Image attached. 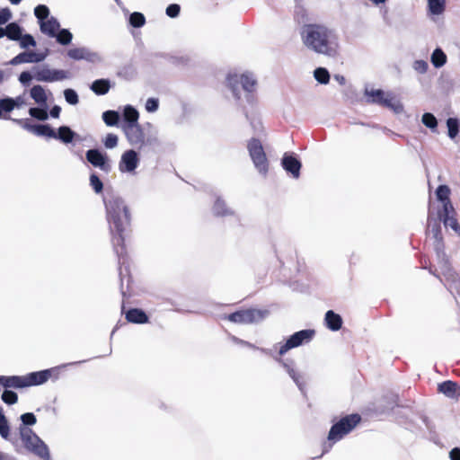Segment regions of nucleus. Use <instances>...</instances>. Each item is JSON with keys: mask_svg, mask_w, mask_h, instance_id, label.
Returning a JSON list of instances; mask_svg holds the SVG:
<instances>
[{"mask_svg": "<svg viewBox=\"0 0 460 460\" xmlns=\"http://www.w3.org/2000/svg\"><path fill=\"white\" fill-rule=\"evenodd\" d=\"M437 199L442 203V208L447 212V209H453V204L450 200L451 190L446 184L438 185L436 191Z\"/></svg>", "mask_w": 460, "mask_h": 460, "instance_id": "24", "label": "nucleus"}, {"mask_svg": "<svg viewBox=\"0 0 460 460\" xmlns=\"http://www.w3.org/2000/svg\"><path fill=\"white\" fill-rule=\"evenodd\" d=\"M314 79L321 84H327L330 81V73L325 67H317L314 71Z\"/></svg>", "mask_w": 460, "mask_h": 460, "instance_id": "43", "label": "nucleus"}, {"mask_svg": "<svg viewBox=\"0 0 460 460\" xmlns=\"http://www.w3.org/2000/svg\"><path fill=\"white\" fill-rule=\"evenodd\" d=\"M447 135L454 139L459 133L460 122L457 118H448L447 119Z\"/></svg>", "mask_w": 460, "mask_h": 460, "instance_id": "40", "label": "nucleus"}, {"mask_svg": "<svg viewBox=\"0 0 460 460\" xmlns=\"http://www.w3.org/2000/svg\"><path fill=\"white\" fill-rule=\"evenodd\" d=\"M0 436L6 440H10L13 444L15 442L10 438V425L4 414L3 409L0 407Z\"/></svg>", "mask_w": 460, "mask_h": 460, "instance_id": "37", "label": "nucleus"}, {"mask_svg": "<svg viewBox=\"0 0 460 460\" xmlns=\"http://www.w3.org/2000/svg\"><path fill=\"white\" fill-rule=\"evenodd\" d=\"M22 49H28L29 47H35L36 40L31 34L25 33L21 35V38L17 40Z\"/></svg>", "mask_w": 460, "mask_h": 460, "instance_id": "49", "label": "nucleus"}, {"mask_svg": "<svg viewBox=\"0 0 460 460\" xmlns=\"http://www.w3.org/2000/svg\"><path fill=\"white\" fill-rule=\"evenodd\" d=\"M293 382L296 384L299 391L305 394V376L304 374L300 371H297L296 374L291 377Z\"/></svg>", "mask_w": 460, "mask_h": 460, "instance_id": "56", "label": "nucleus"}, {"mask_svg": "<svg viewBox=\"0 0 460 460\" xmlns=\"http://www.w3.org/2000/svg\"><path fill=\"white\" fill-rule=\"evenodd\" d=\"M456 281L459 282V285L456 284L455 282L453 281H447L446 282L445 284V287L447 288V289L453 295V296H460V277L459 275L456 276Z\"/></svg>", "mask_w": 460, "mask_h": 460, "instance_id": "58", "label": "nucleus"}, {"mask_svg": "<svg viewBox=\"0 0 460 460\" xmlns=\"http://www.w3.org/2000/svg\"><path fill=\"white\" fill-rule=\"evenodd\" d=\"M30 95L40 106H46L48 97L45 89L41 85H33L30 90Z\"/></svg>", "mask_w": 460, "mask_h": 460, "instance_id": "30", "label": "nucleus"}, {"mask_svg": "<svg viewBox=\"0 0 460 460\" xmlns=\"http://www.w3.org/2000/svg\"><path fill=\"white\" fill-rule=\"evenodd\" d=\"M90 186L96 194L102 192L103 183L96 172H92L89 177Z\"/></svg>", "mask_w": 460, "mask_h": 460, "instance_id": "47", "label": "nucleus"}, {"mask_svg": "<svg viewBox=\"0 0 460 460\" xmlns=\"http://www.w3.org/2000/svg\"><path fill=\"white\" fill-rule=\"evenodd\" d=\"M8 119H11L10 117H8ZM12 120L14 123L21 126L23 129L34 134V132H35L34 128H36L37 124H31L29 119H12Z\"/></svg>", "mask_w": 460, "mask_h": 460, "instance_id": "53", "label": "nucleus"}, {"mask_svg": "<svg viewBox=\"0 0 460 460\" xmlns=\"http://www.w3.org/2000/svg\"><path fill=\"white\" fill-rule=\"evenodd\" d=\"M304 46L309 50L329 58L338 54V40L334 31L325 25L304 24L300 31Z\"/></svg>", "mask_w": 460, "mask_h": 460, "instance_id": "2", "label": "nucleus"}, {"mask_svg": "<svg viewBox=\"0 0 460 460\" xmlns=\"http://www.w3.org/2000/svg\"><path fill=\"white\" fill-rule=\"evenodd\" d=\"M66 55L74 60H85L90 63H98L102 61L101 56L90 49L85 47L70 49L67 50Z\"/></svg>", "mask_w": 460, "mask_h": 460, "instance_id": "16", "label": "nucleus"}, {"mask_svg": "<svg viewBox=\"0 0 460 460\" xmlns=\"http://www.w3.org/2000/svg\"><path fill=\"white\" fill-rule=\"evenodd\" d=\"M438 390L450 399H457L460 396V386L456 382L451 380L438 384Z\"/></svg>", "mask_w": 460, "mask_h": 460, "instance_id": "22", "label": "nucleus"}, {"mask_svg": "<svg viewBox=\"0 0 460 460\" xmlns=\"http://www.w3.org/2000/svg\"><path fill=\"white\" fill-rule=\"evenodd\" d=\"M71 74L63 69H49L44 67L36 71L34 78L39 82H56L68 79Z\"/></svg>", "mask_w": 460, "mask_h": 460, "instance_id": "13", "label": "nucleus"}, {"mask_svg": "<svg viewBox=\"0 0 460 460\" xmlns=\"http://www.w3.org/2000/svg\"><path fill=\"white\" fill-rule=\"evenodd\" d=\"M90 89L97 95H104L111 89V81L106 78L96 79L90 85Z\"/></svg>", "mask_w": 460, "mask_h": 460, "instance_id": "29", "label": "nucleus"}, {"mask_svg": "<svg viewBox=\"0 0 460 460\" xmlns=\"http://www.w3.org/2000/svg\"><path fill=\"white\" fill-rule=\"evenodd\" d=\"M0 385L5 389L27 387L25 376H0Z\"/></svg>", "mask_w": 460, "mask_h": 460, "instance_id": "21", "label": "nucleus"}, {"mask_svg": "<svg viewBox=\"0 0 460 460\" xmlns=\"http://www.w3.org/2000/svg\"><path fill=\"white\" fill-rule=\"evenodd\" d=\"M4 30L7 39L13 41H17L23 31V28L16 22H9Z\"/></svg>", "mask_w": 460, "mask_h": 460, "instance_id": "31", "label": "nucleus"}, {"mask_svg": "<svg viewBox=\"0 0 460 460\" xmlns=\"http://www.w3.org/2000/svg\"><path fill=\"white\" fill-rule=\"evenodd\" d=\"M103 203L106 209L107 221L111 234L113 250L118 257L120 292L121 295L125 296L126 291L124 290V278L127 277L128 284L130 281L128 266L126 265L128 259L126 257L125 250L126 232L130 226V213L124 199L119 194L114 192H107L103 197Z\"/></svg>", "mask_w": 460, "mask_h": 460, "instance_id": "1", "label": "nucleus"}, {"mask_svg": "<svg viewBox=\"0 0 460 460\" xmlns=\"http://www.w3.org/2000/svg\"><path fill=\"white\" fill-rule=\"evenodd\" d=\"M102 118L108 127H115L119 125L120 114L117 111L108 110L102 113Z\"/></svg>", "mask_w": 460, "mask_h": 460, "instance_id": "34", "label": "nucleus"}, {"mask_svg": "<svg viewBox=\"0 0 460 460\" xmlns=\"http://www.w3.org/2000/svg\"><path fill=\"white\" fill-rule=\"evenodd\" d=\"M86 360H80V361H75V362H70V363H66V364H62V365H59L58 367H51V368H48L47 370L49 371V379L52 378L54 381L58 380L59 378V375H60V371L61 369H64L69 366H75V365H79V364H82L84 362H85Z\"/></svg>", "mask_w": 460, "mask_h": 460, "instance_id": "42", "label": "nucleus"}, {"mask_svg": "<svg viewBox=\"0 0 460 460\" xmlns=\"http://www.w3.org/2000/svg\"><path fill=\"white\" fill-rule=\"evenodd\" d=\"M34 76L31 74L30 71H23L19 75V82L24 85L27 86L31 83V80Z\"/></svg>", "mask_w": 460, "mask_h": 460, "instance_id": "63", "label": "nucleus"}, {"mask_svg": "<svg viewBox=\"0 0 460 460\" xmlns=\"http://www.w3.org/2000/svg\"><path fill=\"white\" fill-rule=\"evenodd\" d=\"M274 358L286 370L290 378L298 371L296 368V363L292 358H281L279 357H276Z\"/></svg>", "mask_w": 460, "mask_h": 460, "instance_id": "36", "label": "nucleus"}, {"mask_svg": "<svg viewBox=\"0 0 460 460\" xmlns=\"http://www.w3.org/2000/svg\"><path fill=\"white\" fill-rule=\"evenodd\" d=\"M12 19V12L8 7L0 10V25L7 23Z\"/></svg>", "mask_w": 460, "mask_h": 460, "instance_id": "62", "label": "nucleus"}, {"mask_svg": "<svg viewBox=\"0 0 460 460\" xmlns=\"http://www.w3.org/2000/svg\"><path fill=\"white\" fill-rule=\"evenodd\" d=\"M360 421L361 416L358 413H352L346 415L334 422L328 433V443L323 444V452L318 458L328 453L333 444L341 440L346 435L350 433Z\"/></svg>", "mask_w": 460, "mask_h": 460, "instance_id": "4", "label": "nucleus"}, {"mask_svg": "<svg viewBox=\"0 0 460 460\" xmlns=\"http://www.w3.org/2000/svg\"><path fill=\"white\" fill-rule=\"evenodd\" d=\"M268 314V310L250 308L229 314L226 319L232 323L248 324L261 322Z\"/></svg>", "mask_w": 460, "mask_h": 460, "instance_id": "11", "label": "nucleus"}, {"mask_svg": "<svg viewBox=\"0 0 460 460\" xmlns=\"http://www.w3.org/2000/svg\"><path fill=\"white\" fill-rule=\"evenodd\" d=\"M447 58L441 48H436L430 57V62L436 68H440L447 63Z\"/></svg>", "mask_w": 460, "mask_h": 460, "instance_id": "33", "label": "nucleus"}, {"mask_svg": "<svg viewBox=\"0 0 460 460\" xmlns=\"http://www.w3.org/2000/svg\"><path fill=\"white\" fill-rule=\"evenodd\" d=\"M128 23L133 28H141L146 24V17L142 13L134 12L129 15Z\"/></svg>", "mask_w": 460, "mask_h": 460, "instance_id": "45", "label": "nucleus"}, {"mask_svg": "<svg viewBox=\"0 0 460 460\" xmlns=\"http://www.w3.org/2000/svg\"><path fill=\"white\" fill-rule=\"evenodd\" d=\"M159 108V100L157 98H148L146 102V110L148 112H155Z\"/></svg>", "mask_w": 460, "mask_h": 460, "instance_id": "60", "label": "nucleus"}, {"mask_svg": "<svg viewBox=\"0 0 460 460\" xmlns=\"http://www.w3.org/2000/svg\"><path fill=\"white\" fill-rule=\"evenodd\" d=\"M325 326L332 332H337L342 327V317L332 310H328L324 316Z\"/></svg>", "mask_w": 460, "mask_h": 460, "instance_id": "27", "label": "nucleus"}, {"mask_svg": "<svg viewBox=\"0 0 460 460\" xmlns=\"http://www.w3.org/2000/svg\"><path fill=\"white\" fill-rule=\"evenodd\" d=\"M1 398L4 403H6L8 405H13L17 402L18 394L12 390L4 388Z\"/></svg>", "mask_w": 460, "mask_h": 460, "instance_id": "50", "label": "nucleus"}, {"mask_svg": "<svg viewBox=\"0 0 460 460\" xmlns=\"http://www.w3.org/2000/svg\"><path fill=\"white\" fill-rule=\"evenodd\" d=\"M64 98L70 105H76L79 102V96L75 90L67 88L64 90Z\"/></svg>", "mask_w": 460, "mask_h": 460, "instance_id": "51", "label": "nucleus"}, {"mask_svg": "<svg viewBox=\"0 0 460 460\" xmlns=\"http://www.w3.org/2000/svg\"><path fill=\"white\" fill-rule=\"evenodd\" d=\"M48 55L49 49L40 53L31 50H26L16 55L8 62V64L11 66H18L24 63H40L44 61Z\"/></svg>", "mask_w": 460, "mask_h": 460, "instance_id": "14", "label": "nucleus"}, {"mask_svg": "<svg viewBox=\"0 0 460 460\" xmlns=\"http://www.w3.org/2000/svg\"><path fill=\"white\" fill-rule=\"evenodd\" d=\"M181 7L178 4H171L166 7L165 13L171 18H175L180 14Z\"/></svg>", "mask_w": 460, "mask_h": 460, "instance_id": "61", "label": "nucleus"}, {"mask_svg": "<svg viewBox=\"0 0 460 460\" xmlns=\"http://www.w3.org/2000/svg\"><path fill=\"white\" fill-rule=\"evenodd\" d=\"M139 164L137 151L129 149L125 151L119 163V169L121 172H134Z\"/></svg>", "mask_w": 460, "mask_h": 460, "instance_id": "17", "label": "nucleus"}, {"mask_svg": "<svg viewBox=\"0 0 460 460\" xmlns=\"http://www.w3.org/2000/svg\"><path fill=\"white\" fill-rule=\"evenodd\" d=\"M212 213L217 217H233L235 215L234 210L229 208L226 201L220 196L216 197L212 207Z\"/></svg>", "mask_w": 460, "mask_h": 460, "instance_id": "20", "label": "nucleus"}, {"mask_svg": "<svg viewBox=\"0 0 460 460\" xmlns=\"http://www.w3.org/2000/svg\"><path fill=\"white\" fill-rule=\"evenodd\" d=\"M364 95L367 103L377 104L388 108L396 114L403 111L402 103L399 101H394V97L392 93H385L382 89L366 88Z\"/></svg>", "mask_w": 460, "mask_h": 460, "instance_id": "7", "label": "nucleus"}, {"mask_svg": "<svg viewBox=\"0 0 460 460\" xmlns=\"http://www.w3.org/2000/svg\"><path fill=\"white\" fill-rule=\"evenodd\" d=\"M429 13L433 15H439L446 9V0H428Z\"/></svg>", "mask_w": 460, "mask_h": 460, "instance_id": "38", "label": "nucleus"}, {"mask_svg": "<svg viewBox=\"0 0 460 460\" xmlns=\"http://www.w3.org/2000/svg\"><path fill=\"white\" fill-rule=\"evenodd\" d=\"M126 320L128 323L144 324L149 322L146 313L140 308H130L125 313Z\"/></svg>", "mask_w": 460, "mask_h": 460, "instance_id": "25", "label": "nucleus"}, {"mask_svg": "<svg viewBox=\"0 0 460 460\" xmlns=\"http://www.w3.org/2000/svg\"><path fill=\"white\" fill-rule=\"evenodd\" d=\"M226 85L232 92L233 96L242 107L247 119H250L246 111L245 104L254 106L257 102V79L251 72L243 74H228Z\"/></svg>", "mask_w": 460, "mask_h": 460, "instance_id": "3", "label": "nucleus"}, {"mask_svg": "<svg viewBox=\"0 0 460 460\" xmlns=\"http://www.w3.org/2000/svg\"><path fill=\"white\" fill-rule=\"evenodd\" d=\"M34 15L38 19L39 24H40L41 22L49 18V9L45 4H39L34 8Z\"/></svg>", "mask_w": 460, "mask_h": 460, "instance_id": "48", "label": "nucleus"}, {"mask_svg": "<svg viewBox=\"0 0 460 460\" xmlns=\"http://www.w3.org/2000/svg\"><path fill=\"white\" fill-rule=\"evenodd\" d=\"M85 159L92 166L100 169L107 174L112 169L111 161L108 154L100 148L88 149L85 152Z\"/></svg>", "mask_w": 460, "mask_h": 460, "instance_id": "12", "label": "nucleus"}, {"mask_svg": "<svg viewBox=\"0 0 460 460\" xmlns=\"http://www.w3.org/2000/svg\"><path fill=\"white\" fill-rule=\"evenodd\" d=\"M413 69L419 74H425L428 71L429 64L427 61L420 59L415 60L412 65Z\"/></svg>", "mask_w": 460, "mask_h": 460, "instance_id": "59", "label": "nucleus"}, {"mask_svg": "<svg viewBox=\"0 0 460 460\" xmlns=\"http://www.w3.org/2000/svg\"><path fill=\"white\" fill-rule=\"evenodd\" d=\"M14 109L13 101L12 97H4L0 99V116L3 112H11Z\"/></svg>", "mask_w": 460, "mask_h": 460, "instance_id": "52", "label": "nucleus"}, {"mask_svg": "<svg viewBox=\"0 0 460 460\" xmlns=\"http://www.w3.org/2000/svg\"><path fill=\"white\" fill-rule=\"evenodd\" d=\"M118 136L113 133L107 134L105 138L102 140L104 146L108 149L116 147L118 146Z\"/></svg>", "mask_w": 460, "mask_h": 460, "instance_id": "57", "label": "nucleus"}, {"mask_svg": "<svg viewBox=\"0 0 460 460\" xmlns=\"http://www.w3.org/2000/svg\"><path fill=\"white\" fill-rule=\"evenodd\" d=\"M47 110H48L47 104H46V106H43V108L31 107L29 109V114L36 119L44 121V120L48 119V118H49Z\"/></svg>", "mask_w": 460, "mask_h": 460, "instance_id": "44", "label": "nucleus"}, {"mask_svg": "<svg viewBox=\"0 0 460 460\" xmlns=\"http://www.w3.org/2000/svg\"><path fill=\"white\" fill-rule=\"evenodd\" d=\"M247 149L254 167L265 176L269 171V163L261 142L258 138L252 137L248 141Z\"/></svg>", "mask_w": 460, "mask_h": 460, "instance_id": "8", "label": "nucleus"}, {"mask_svg": "<svg viewBox=\"0 0 460 460\" xmlns=\"http://www.w3.org/2000/svg\"><path fill=\"white\" fill-rule=\"evenodd\" d=\"M421 122L425 127L429 128L431 131L435 132L438 128V119L437 118L430 112H425L422 115Z\"/></svg>", "mask_w": 460, "mask_h": 460, "instance_id": "46", "label": "nucleus"}, {"mask_svg": "<svg viewBox=\"0 0 460 460\" xmlns=\"http://www.w3.org/2000/svg\"><path fill=\"white\" fill-rule=\"evenodd\" d=\"M429 231L432 234L434 241L442 240L443 235L441 232L440 222L438 218L433 219L430 213L428 216Z\"/></svg>", "mask_w": 460, "mask_h": 460, "instance_id": "32", "label": "nucleus"}, {"mask_svg": "<svg viewBox=\"0 0 460 460\" xmlns=\"http://www.w3.org/2000/svg\"><path fill=\"white\" fill-rule=\"evenodd\" d=\"M456 216V212L454 207L452 210L447 209L446 212L445 209H440L438 212V221L442 222L446 228H451L460 237V224Z\"/></svg>", "mask_w": 460, "mask_h": 460, "instance_id": "18", "label": "nucleus"}, {"mask_svg": "<svg viewBox=\"0 0 460 460\" xmlns=\"http://www.w3.org/2000/svg\"><path fill=\"white\" fill-rule=\"evenodd\" d=\"M130 145L142 148L155 147L160 145L156 132H146L139 123L122 128Z\"/></svg>", "mask_w": 460, "mask_h": 460, "instance_id": "6", "label": "nucleus"}, {"mask_svg": "<svg viewBox=\"0 0 460 460\" xmlns=\"http://www.w3.org/2000/svg\"><path fill=\"white\" fill-rule=\"evenodd\" d=\"M19 434L23 447L43 460H50V453L47 444L31 429L19 426Z\"/></svg>", "mask_w": 460, "mask_h": 460, "instance_id": "5", "label": "nucleus"}, {"mask_svg": "<svg viewBox=\"0 0 460 460\" xmlns=\"http://www.w3.org/2000/svg\"><path fill=\"white\" fill-rule=\"evenodd\" d=\"M53 38H55L57 42L60 45L66 46L71 43L73 40V34L68 29L59 28V30L56 32V36Z\"/></svg>", "mask_w": 460, "mask_h": 460, "instance_id": "39", "label": "nucleus"}, {"mask_svg": "<svg viewBox=\"0 0 460 460\" xmlns=\"http://www.w3.org/2000/svg\"><path fill=\"white\" fill-rule=\"evenodd\" d=\"M34 135L54 138L55 129L49 124H37Z\"/></svg>", "mask_w": 460, "mask_h": 460, "instance_id": "41", "label": "nucleus"}, {"mask_svg": "<svg viewBox=\"0 0 460 460\" xmlns=\"http://www.w3.org/2000/svg\"><path fill=\"white\" fill-rule=\"evenodd\" d=\"M274 358L286 370L290 378L298 371L296 368V363L292 358H281L279 357H276Z\"/></svg>", "mask_w": 460, "mask_h": 460, "instance_id": "35", "label": "nucleus"}, {"mask_svg": "<svg viewBox=\"0 0 460 460\" xmlns=\"http://www.w3.org/2000/svg\"><path fill=\"white\" fill-rule=\"evenodd\" d=\"M49 371L43 369L31 372L25 375L27 387L36 386L45 384L49 379Z\"/></svg>", "mask_w": 460, "mask_h": 460, "instance_id": "23", "label": "nucleus"}, {"mask_svg": "<svg viewBox=\"0 0 460 460\" xmlns=\"http://www.w3.org/2000/svg\"><path fill=\"white\" fill-rule=\"evenodd\" d=\"M281 166L294 179H298L302 168V163L294 153H285L281 158Z\"/></svg>", "mask_w": 460, "mask_h": 460, "instance_id": "15", "label": "nucleus"}, {"mask_svg": "<svg viewBox=\"0 0 460 460\" xmlns=\"http://www.w3.org/2000/svg\"><path fill=\"white\" fill-rule=\"evenodd\" d=\"M450 460H460V447H456L449 452Z\"/></svg>", "mask_w": 460, "mask_h": 460, "instance_id": "64", "label": "nucleus"}, {"mask_svg": "<svg viewBox=\"0 0 460 460\" xmlns=\"http://www.w3.org/2000/svg\"><path fill=\"white\" fill-rule=\"evenodd\" d=\"M22 424L20 426H24L30 428L33 426L37 422V418L32 412H26L21 415L20 417Z\"/></svg>", "mask_w": 460, "mask_h": 460, "instance_id": "54", "label": "nucleus"}, {"mask_svg": "<svg viewBox=\"0 0 460 460\" xmlns=\"http://www.w3.org/2000/svg\"><path fill=\"white\" fill-rule=\"evenodd\" d=\"M232 340L234 341V342H235L237 344L248 347V348L252 349L260 350L261 353H264V354H267V355L270 354V349H264V348H259V347L255 346L254 344H252L249 341L241 340V339H239L237 337L233 336Z\"/></svg>", "mask_w": 460, "mask_h": 460, "instance_id": "55", "label": "nucleus"}, {"mask_svg": "<svg viewBox=\"0 0 460 460\" xmlns=\"http://www.w3.org/2000/svg\"><path fill=\"white\" fill-rule=\"evenodd\" d=\"M139 113L136 108L132 105H126L123 109L122 113V124L121 128H126L129 125H135L138 123Z\"/></svg>", "mask_w": 460, "mask_h": 460, "instance_id": "26", "label": "nucleus"}, {"mask_svg": "<svg viewBox=\"0 0 460 460\" xmlns=\"http://www.w3.org/2000/svg\"><path fill=\"white\" fill-rule=\"evenodd\" d=\"M59 22L53 16L49 18L47 21L41 22L40 24V31L50 38L56 36V32L59 30Z\"/></svg>", "mask_w": 460, "mask_h": 460, "instance_id": "28", "label": "nucleus"}, {"mask_svg": "<svg viewBox=\"0 0 460 460\" xmlns=\"http://www.w3.org/2000/svg\"><path fill=\"white\" fill-rule=\"evenodd\" d=\"M434 251L437 255L438 263L441 271V275L447 281H453L457 285H460L456 279L458 273L452 268L449 259L445 252L444 240L434 241L433 243Z\"/></svg>", "mask_w": 460, "mask_h": 460, "instance_id": "9", "label": "nucleus"}, {"mask_svg": "<svg viewBox=\"0 0 460 460\" xmlns=\"http://www.w3.org/2000/svg\"><path fill=\"white\" fill-rule=\"evenodd\" d=\"M54 139L59 140L65 145L73 144L74 142L83 141L82 137L74 131L69 126H60L55 130Z\"/></svg>", "mask_w": 460, "mask_h": 460, "instance_id": "19", "label": "nucleus"}, {"mask_svg": "<svg viewBox=\"0 0 460 460\" xmlns=\"http://www.w3.org/2000/svg\"><path fill=\"white\" fill-rule=\"evenodd\" d=\"M315 331L314 329H304L291 334L279 350V355L283 356L288 350L309 343L314 337Z\"/></svg>", "mask_w": 460, "mask_h": 460, "instance_id": "10", "label": "nucleus"}]
</instances>
